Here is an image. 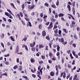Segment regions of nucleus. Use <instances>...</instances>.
Instances as JSON below:
<instances>
[{"label": "nucleus", "mask_w": 80, "mask_h": 80, "mask_svg": "<svg viewBox=\"0 0 80 80\" xmlns=\"http://www.w3.org/2000/svg\"><path fill=\"white\" fill-rule=\"evenodd\" d=\"M22 77L23 78H25V80H28V77H27V76H22Z\"/></svg>", "instance_id": "nucleus-16"}, {"label": "nucleus", "mask_w": 80, "mask_h": 80, "mask_svg": "<svg viewBox=\"0 0 80 80\" xmlns=\"http://www.w3.org/2000/svg\"><path fill=\"white\" fill-rule=\"evenodd\" d=\"M7 11L8 12H9L11 14V15H13V16H14V15H13V14L12 13V12L11 11H10V10L8 9H7Z\"/></svg>", "instance_id": "nucleus-22"}, {"label": "nucleus", "mask_w": 80, "mask_h": 80, "mask_svg": "<svg viewBox=\"0 0 80 80\" xmlns=\"http://www.w3.org/2000/svg\"><path fill=\"white\" fill-rule=\"evenodd\" d=\"M58 34L59 35H61L62 34V31L61 30H59L58 31Z\"/></svg>", "instance_id": "nucleus-52"}, {"label": "nucleus", "mask_w": 80, "mask_h": 80, "mask_svg": "<svg viewBox=\"0 0 80 80\" xmlns=\"http://www.w3.org/2000/svg\"><path fill=\"white\" fill-rule=\"evenodd\" d=\"M5 15L8 17H9V14L7 12H5Z\"/></svg>", "instance_id": "nucleus-48"}, {"label": "nucleus", "mask_w": 80, "mask_h": 80, "mask_svg": "<svg viewBox=\"0 0 80 80\" xmlns=\"http://www.w3.org/2000/svg\"><path fill=\"white\" fill-rule=\"evenodd\" d=\"M35 45V42H33L32 44L30 43V47H34V46Z\"/></svg>", "instance_id": "nucleus-7"}, {"label": "nucleus", "mask_w": 80, "mask_h": 80, "mask_svg": "<svg viewBox=\"0 0 80 80\" xmlns=\"http://www.w3.org/2000/svg\"><path fill=\"white\" fill-rule=\"evenodd\" d=\"M35 7V5L34 4H32V5H29L28 7V9L31 10L33 9Z\"/></svg>", "instance_id": "nucleus-3"}, {"label": "nucleus", "mask_w": 80, "mask_h": 80, "mask_svg": "<svg viewBox=\"0 0 80 80\" xmlns=\"http://www.w3.org/2000/svg\"><path fill=\"white\" fill-rule=\"evenodd\" d=\"M10 38L13 42H14L15 41V39H14V38H13L12 36L10 37Z\"/></svg>", "instance_id": "nucleus-47"}, {"label": "nucleus", "mask_w": 80, "mask_h": 80, "mask_svg": "<svg viewBox=\"0 0 80 80\" xmlns=\"http://www.w3.org/2000/svg\"><path fill=\"white\" fill-rule=\"evenodd\" d=\"M28 23H29V27H32V24L30 23V21H28Z\"/></svg>", "instance_id": "nucleus-41"}, {"label": "nucleus", "mask_w": 80, "mask_h": 80, "mask_svg": "<svg viewBox=\"0 0 80 80\" xmlns=\"http://www.w3.org/2000/svg\"><path fill=\"white\" fill-rule=\"evenodd\" d=\"M48 62L49 63L51 64V63H52V60H48Z\"/></svg>", "instance_id": "nucleus-56"}, {"label": "nucleus", "mask_w": 80, "mask_h": 80, "mask_svg": "<svg viewBox=\"0 0 80 80\" xmlns=\"http://www.w3.org/2000/svg\"><path fill=\"white\" fill-rule=\"evenodd\" d=\"M52 18L51 19V21L52 22H55V19H54V16L53 15L52 16Z\"/></svg>", "instance_id": "nucleus-11"}, {"label": "nucleus", "mask_w": 80, "mask_h": 80, "mask_svg": "<svg viewBox=\"0 0 80 80\" xmlns=\"http://www.w3.org/2000/svg\"><path fill=\"white\" fill-rule=\"evenodd\" d=\"M46 39L48 40V41L50 40V37H49V36H46Z\"/></svg>", "instance_id": "nucleus-25"}, {"label": "nucleus", "mask_w": 80, "mask_h": 80, "mask_svg": "<svg viewBox=\"0 0 80 80\" xmlns=\"http://www.w3.org/2000/svg\"><path fill=\"white\" fill-rule=\"evenodd\" d=\"M1 44L2 47H3V48H4V44H3V43H2V42H1Z\"/></svg>", "instance_id": "nucleus-61"}, {"label": "nucleus", "mask_w": 80, "mask_h": 80, "mask_svg": "<svg viewBox=\"0 0 80 80\" xmlns=\"http://www.w3.org/2000/svg\"><path fill=\"white\" fill-rule=\"evenodd\" d=\"M35 48L32 47L31 48V50L32 51V52H35Z\"/></svg>", "instance_id": "nucleus-28"}, {"label": "nucleus", "mask_w": 80, "mask_h": 80, "mask_svg": "<svg viewBox=\"0 0 80 80\" xmlns=\"http://www.w3.org/2000/svg\"><path fill=\"white\" fill-rule=\"evenodd\" d=\"M41 58L42 59L44 60V59H45V56H44L42 55L41 56Z\"/></svg>", "instance_id": "nucleus-50"}, {"label": "nucleus", "mask_w": 80, "mask_h": 80, "mask_svg": "<svg viewBox=\"0 0 80 80\" xmlns=\"http://www.w3.org/2000/svg\"><path fill=\"white\" fill-rule=\"evenodd\" d=\"M53 23L52 22H51L50 23L49 25V27H47V29L48 30H49L51 28H53Z\"/></svg>", "instance_id": "nucleus-4"}, {"label": "nucleus", "mask_w": 80, "mask_h": 80, "mask_svg": "<svg viewBox=\"0 0 80 80\" xmlns=\"http://www.w3.org/2000/svg\"><path fill=\"white\" fill-rule=\"evenodd\" d=\"M27 40V37L25 36H24V38H23L22 40V42H23V41H24V42H26Z\"/></svg>", "instance_id": "nucleus-8"}, {"label": "nucleus", "mask_w": 80, "mask_h": 80, "mask_svg": "<svg viewBox=\"0 0 80 80\" xmlns=\"http://www.w3.org/2000/svg\"><path fill=\"white\" fill-rule=\"evenodd\" d=\"M74 37L75 40H77L78 39V37L77 36V35H74Z\"/></svg>", "instance_id": "nucleus-38"}, {"label": "nucleus", "mask_w": 80, "mask_h": 80, "mask_svg": "<svg viewBox=\"0 0 80 80\" xmlns=\"http://www.w3.org/2000/svg\"><path fill=\"white\" fill-rule=\"evenodd\" d=\"M58 28V26L54 25L53 29V30H54V29H56V28Z\"/></svg>", "instance_id": "nucleus-42"}, {"label": "nucleus", "mask_w": 80, "mask_h": 80, "mask_svg": "<svg viewBox=\"0 0 80 80\" xmlns=\"http://www.w3.org/2000/svg\"><path fill=\"white\" fill-rule=\"evenodd\" d=\"M1 76L3 75H5V76H6V77H8V74H7V72H5L4 73H2L1 75Z\"/></svg>", "instance_id": "nucleus-24"}, {"label": "nucleus", "mask_w": 80, "mask_h": 80, "mask_svg": "<svg viewBox=\"0 0 80 80\" xmlns=\"http://www.w3.org/2000/svg\"><path fill=\"white\" fill-rule=\"evenodd\" d=\"M63 77L64 78H65L66 77V73L65 72H63Z\"/></svg>", "instance_id": "nucleus-21"}, {"label": "nucleus", "mask_w": 80, "mask_h": 80, "mask_svg": "<svg viewBox=\"0 0 80 80\" xmlns=\"http://www.w3.org/2000/svg\"><path fill=\"white\" fill-rule=\"evenodd\" d=\"M2 19L4 22H7V19H6V18L3 17Z\"/></svg>", "instance_id": "nucleus-49"}, {"label": "nucleus", "mask_w": 80, "mask_h": 80, "mask_svg": "<svg viewBox=\"0 0 80 80\" xmlns=\"http://www.w3.org/2000/svg\"><path fill=\"white\" fill-rule=\"evenodd\" d=\"M37 20H38V21L39 22H42L43 21V20L42 19H41L40 20V19L39 18H37Z\"/></svg>", "instance_id": "nucleus-32"}, {"label": "nucleus", "mask_w": 80, "mask_h": 80, "mask_svg": "<svg viewBox=\"0 0 80 80\" xmlns=\"http://www.w3.org/2000/svg\"><path fill=\"white\" fill-rule=\"evenodd\" d=\"M25 48L26 51H27L28 52V47H27V46L26 45V46H25Z\"/></svg>", "instance_id": "nucleus-36"}, {"label": "nucleus", "mask_w": 80, "mask_h": 80, "mask_svg": "<svg viewBox=\"0 0 80 80\" xmlns=\"http://www.w3.org/2000/svg\"><path fill=\"white\" fill-rule=\"evenodd\" d=\"M10 18H11V19H13V17L12 16V15H11L10 14H9V16H8Z\"/></svg>", "instance_id": "nucleus-53"}, {"label": "nucleus", "mask_w": 80, "mask_h": 80, "mask_svg": "<svg viewBox=\"0 0 80 80\" xmlns=\"http://www.w3.org/2000/svg\"><path fill=\"white\" fill-rule=\"evenodd\" d=\"M10 5L13 7V8H14L15 9H16V8L15 7V5H14V4L13 3H10Z\"/></svg>", "instance_id": "nucleus-17"}, {"label": "nucleus", "mask_w": 80, "mask_h": 80, "mask_svg": "<svg viewBox=\"0 0 80 80\" xmlns=\"http://www.w3.org/2000/svg\"><path fill=\"white\" fill-rule=\"evenodd\" d=\"M75 3H76L75 2V1H73V2L72 3V6L73 7H75Z\"/></svg>", "instance_id": "nucleus-27"}, {"label": "nucleus", "mask_w": 80, "mask_h": 80, "mask_svg": "<svg viewBox=\"0 0 80 80\" xmlns=\"http://www.w3.org/2000/svg\"><path fill=\"white\" fill-rule=\"evenodd\" d=\"M21 7L22 8V10H23V9L25 8V4H23L21 6Z\"/></svg>", "instance_id": "nucleus-26"}, {"label": "nucleus", "mask_w": 80, "mask_h": 80, "mask_svg": "<svg viewBox=\"0 0 80 80\" xmlns=\"http://www.w3.org/2000/svg\"><path fill=\"white\" fill-rule=\"evenodd\" d=\"M57 68H58L59 70H61V66H60V64L58 65L57 66Z\"/></svg>", "instance_id": "nucleus-35"}, {"label": "nucleus", "mask_w": 80, "mask_h": 80, "mask_svg": "<svg viewBox=\"0 0 80 80\" xmlns=\"http://www.w3.org/2000/svg\"><path fill=\"white\" fill-rule=\"evenodd\" d=\"M19 50V46L18 45L16 47V51L15 52V53H17L18 52Z\"/></svg>", "instance_id": "nucleus-6"}, {"label": "nucleus", "mask_w": 80, "mask_h": 80, "mask_svg": "<svg viewBox=\"0 0 80 80\" xmlns=\"http://www.w3.org/2000/svg\"><path fill=\"white\" fill-rule=\"evenodd\" d=\"M67 8L68 9V11L70 12L71 11V6L69 5H68Z\"/></svg>", "instance_id": "nucleus-10"}, {"label": "nucleus", "mask_w": 80, "mask_h": 80, "mask_svg": "<svg viewBox=\"0 0 80 80\" xmlns=\"http://www.w3.org/2000/svg\"><path fill=\"white\" fill-rule=\"evenodd\" d=\"M30 61H31V63H34L35 62V59H34L32 58H31V59Z\"/></svg>", "instance_id": "nucleus-18"}, {"label": "nucleus", "mask_w": 80, "mask_h": 80, "mask_svg": "<svg viewBox=\"0 0 80 80\" xmlns=\"http://www.w3.org/2000/svg\"><path fill=\"white\" fill-rule=\"evenodd\" d=\"M63 30L64 32L66 33H68V31H67V29H63Z\"/></svg>", "instance_id": "nucleus-30"}, {"label": "nucleus", "mask_w": 80, "mask_h": 80, "mask_svg": "<svg viewBox=\"0 0 80 80\" xmlns=\"http://www.w3.org/2000/svg\"><path fill=\"white\" fill-rule=\"evenodd\" d=\"M31 16H34L35 15V12H32L31 14Z\"/></svg>", "instance_id": "nucleus-62"}, {"label": "nucleus", "mask_w": 80, "mask_h": 80, "mask_svg": "<svg viewBox=\"0 0 80 80\" xmlns=\"http://www.w3.org/2000/svg\"><path fill=\"white\" fill-rule=\"evenodd\" d=\"M68 67L69 68H71V66H70V65L68 64Z\"/></svg>", "instance_id": "nucleus-64"}, {"label": "nucleus", "mask_w": 80, "mask_h": 80, "mask_svg": "<svg viewBox=\"0 0 80 80\" xmlns=\"http://www.w3.org/2000/svg\"><path fill=\"white\" fill-rule=\"evenodd\" d=\"M72 47H74V48H75L76 47V44L74 43H72Z\"/></svg>", "instance_id": "nucleus-40"}, {"label": "nucleus", "mask_w": 80, "mask_h": 80, "mask_svg": "<svg viewBox=\"0 0 80 80\" xmlns=\"http://www.w3.org/2000/svg\"><path fill=\"white\" fill-rule=\"evenodd\" d=\"M50 75L51 77H53L55 75V73L53 72H50Z\"/></svg>", "instance_id": "nucleus-12"}, {"label": "nucleus", "mask_w": 80, "mask_h": 80, "mask_svg": "<svg viewBox=\"0 0 80 80\" xmlns=\"http://www.w3.org/2000/svg\"><path fill=\"white\" fill-rule=\"evenodd\" d=\"M76 23V22H75L74 21H73L72 22V27H74V25H75Z\"/></svg>", "instance_id": "nucleus-14"}, {"label": "nucleus", "mask_w": 80, "mask_h": 80, "mask_svg": "<svg viewBox=\"0 0 80 80\" xmlns=\"http://www.w3.org/2000/svg\"><path fill=\"white\" fill-rule=\"evenodd\" d=\"M42 35L43 37H45L46 35V32L45 31H43L42 32Z\"/></svg>", "instance_id": "nucleus-9"}, {"label": "nucleus", "mask_w": 80, "mask_h": 80, "mask_svg": "<svg viewBox=\"0 0 80 80\" xmlns=\"http://www.w3.org/2000/svg\"><path fill=\"white\" fill-rule=\"evenodd\" d=\"M44 5L46 6V7H48V6H49V4L47 3V2H46L44 4Z\"/></svg>", "instance_id": "nucleus-31"}, {"label": "nucleus", "mask_w": 80, "mask_h": 80, "mask_svg": "<svg viewBox=\"0 0 80 80\" xmlns=\"http://www.w3.org/2000/svg\"><path fill=\"white\" fill-rule=\"evenodd\" d=\"M13 68L14 69V70H16V69L18 68V66L17 65L14 66L13 67Z\"/></svg>", "instance_id": "nucleus-23"}, {"label": "nucleus", "mask_w": 80, "mask_h": 80, "mask_svg": "<svg viewBox=\"0 0 80 80\" xmlns=\"http://www.w3.org/2000/svg\"><path fill=\"white\" fill-rule=\"evenodd\" d=\"M38 28L39 30H41V28H42V24L39 25L38 26Z\"/></svg>", "instance_id": "nucleus-39"}, {"label": "nucleus", "mask_w": 80, "mask_h": 80, "mask_svg": "<svg viewBox=\"0 0 80 80\" xmlns=\"http://www.w3.org/2000/svg\"><path fill=\"white\" fill-rule=\"evenodd\" d=\"M32 76L33 78H36V77H37V76L35 75V74H32Z\"/></svg>", "instance_id": "nucleus-59"}, {"label": "nucleus", "mask_w": 80, "mask_h": 80, "mask_svg": "<svg viewBox=\"0 0 80 80\" xmlns=\"http://www.w3.org/2000/svg\"><path fill=\"white\" fill-rule=\"evenodd\" d=\"M44 47V45L42 44H41L39 46V48H43Z\"/></svg>", "instance_id": "nucleus-33"}, {"label": "nucleus", "mask_w": 80, "mask_h": 80, "mask_svg": "<svg viewBox=\"0 0 80 80\" xmlns=\"http://www.w3.org/2000/svg\"><path fill=\"white\" fill-rule=\"evenodd\" d=\"M43 63V61H39V64H41V65L42 64V63Z\"/></svg>", "instance_id": "nucleus-60"}, {"label": "nucleus", "mask_w": 80, "mask_h": 80, "mask_svg": "<svg viewBox=\"0 0 80 80\" xmlns=\"http://www.w3.org/2000/svg\"><path fill=\"white\" fill-rule=\"evenodd\" d=\"M43 69V68H42L41 69H40L39 71H37V75L38 77L39 78V79H42V76L40 75H42L43 72L42 71V70Z\"/></svg>", "instance_id": "nucleus-1"}, {"label": "nucleus", "mask_w": 80, "mask_h": 80, "mask_svg": "<svg viewBox=\"0 0 80 80\" xmlns=\"http://www.w3.org/2000/svg\"><path fill=\"white\" fill-rule=\"evenodd\" d=\"M59 17H63L64 15L62 13H61L59 14L58 15Z\"/></svg>", "instance_id": "nucleus-19"}, {"label": "nucleus", "mask_w": 80, "mask_h": 80, "mask_svg": "<svg viewBox=\"0 0 80 80\" xmlns=\"http://www.w3.org/2000/svg\"><path fill=\"white\" fill-rule=\"evenodd\" d=\"M56 55L57 56H59L60 55V52H57V53H56Z\"/></svg>", "instance_id": "nucleus-45"}, {"label": "nucleus", "mask_w": 80, "mask_h": 80, "mask_svg": "<svg viewBox=\"0 0 80 80\" xmlns=\"http://www.w3.org/2000/svg\"><path fill=\"white\" fill-rule=\"evenodd\" d=\"M5 64H6V65H9V62H5Z\"/></svg>", "instance_id": "nucleus-63"}, {"label": "nucleus", "mask_w": 80, "mask_h": 80, "mask_svg": "<svg viewBox=\"0 0 80 80\" xmlns=\"http://www.w3.org/2000/svg\"><path fill=\"white\" fill-rule=\"evenodd\" d=\"M55 33H58V29H56V30L54 31Z\"/></svg>", "instance_id": "nucleus-54"}, {"label": "nucleus", "mask_w": 80, "mask_h": 80, "mask_svg": "<svg viewBox=\"0 0 80 80\" xmlns=\"http://www.w3.org/2000/svg\"><path fill=\"white\" fill-rule=\"evenodd\" d=\"M49 24H50V22H46V23L45 24V25H46L47 26H48V25H49Z\"/></svg>", "instance_id": "nucleus-37"}, {"label": "nucleus", "mask_w": 80, "mask_h": 80, "mask_svg": "<svg viewBox=\"0 0 80 80\" xmlns=\"http://www.w3.org/2000/svg\"><path fill=\"white\" fill-rule=\"evenodd\" d=\"M49 55L50 57H52L53 55V54H52V52H50L49 54Z\"/></svg>", "instance_id": "nucleus-29"}, {"label": "nucleus", "mask_w": 80, "mask_h": 80, "mask_svg": "<svg viewBox=\"0 0 80 80\" xmlns=\"http://www.w3.org/2000/svg\"><path fill=\"white\" fill-rule=\"evenodd\" d=\"M48 46H46L45 47V50H48Z\"/></svg>", "instance_id": "nucleus-55"}, {"label": "nucleus", "mask_w": 80, "mask_h": 80, "mask_svg": "<svg viewBox=\"0 0 80 80\" xmlns=\"http://www.w3.org/2000/svg\"><path fill=\"white\" fill-rule=\"evenodd\" d=\"M70 57H71V58L72 59H73V57L72 56V53H70Z\"/></svg>", "instance_id": "nucleus-58"}, {"label": "nucleus", "mask_w": 80, "mask_h": 80, "mask_svg": "<svg viewBox=\"0 0 80 80\" xmlns=\"http://www.w3.org/2000/svg\"><path fill=\"white\" fill-rule=\"evenodd\" d=\"M58 5H59V1L58 0L56 3V5L57 6H58Z\"/></svg>", "instance_id": "nucleus-51"}, {"label": "nucleus", "mask_w": 80, "mask_h": 80, "mask_svg": "<svg viewBox=\"0 0 80 80\" xmlns=\"http://www.w3.org/2000/svg\"><path fill=\"white\" fill-rule=\"evenodd\" d=\"M4 37H5V34H4V33H2V34H1L0 36V37L1 38H4Z\"/></svg>", "instance_id": "nucleus-20"}, {"label": "nucleus", "mask_w": 80, "mask_h": 80, "mask_svg": "<svg viewBox=\"0 0 80 80\" xmlns=\"http://www.w3.org/2000/svg\"><path fill=\"white\" fill-rule=\"evenodd\" d=\"M70 74H68V76H67L66 79H68V78H70Z\"/></svg>", "instance_id": "nucleus-44"}, {"label": "nucleus", "mask_w": 80, "mask_h": 80, "mask_svg": "<svg viewBox=\"0 0 80 80\" xmlns=\"http://www.w3.org/2000/svg\"><path fill=\"white\" fill-rule=\"evenodd\" d=\"M51 7L52 8H57V7H56V5L55 4H52L51 5Z\"/></svg>", "instance_id": "nucleus-13"}, {"label": "nucleus", "mask_w": 80, "mask_h": 80, "mask_svg": "<svg viewBox=\"0 0 80 80\" xmlns=\"http://www.w3.org/2000/svg\"><path fill=\"white\" fill-rule=\"evenodd\" d=\"M55 68H56V70L57 71L56 73V75L57 76L58 75V72H59V71H58V68H57V65H56L55 66Z\"/></svg>", "instance_id": "nucleus-5"}, {"label": "nucleus", "mask_w": 80, "mask_h": 80, "mask_svg": "<svg viewBox=\"0 0 80 80\" xmlns=\"http://www.w3.org/2000/svg\"><path fill=\"white\" fill-rule=\"evenodd\" d=\"M58 41L60 43H62V45H67V41H65L64 42V38H63L58 39Z\"/></svg>", "instance_id": "nucleus-2"}, {"label": "nucleus", "mask_w": 80, "mask_h": 80, "mask_svg": "<svg viewBox=\"0 0 80 80\" xmlns=\"http://www.w3.org/2000/svg\"><path fill=\"white\" fill-rule=\"evenodd\" d=\"M62 63H64V62H65V60H64V58H62Z\"/></svg>", "instance_id": "nucleus-34"}, {"label": "nucleus", "mask_w": 80, "mask_h": 80, "mask_svg": "<svg viewBox=\"0 0 80 80\" xmlns=\"http://www.w3.org/2000/svg\"><path fill=\"white\" fill-rule=\"evenodd\" d=\"M19 14L21 16V17H23V13H22V12H19Z\"/></svg>", "instance_id": "nucleus-43"}, {"label": "nucleus", "mask_w": 80, "mask_h": 80, "mask_svg": "<svg viewBox=\"0 0 80 80\" xmlns=\"http://www.w3.org/2000/svg\"><path fill=\"white\" fill-rule=\"evenodd\" d=\"M78 76H77V75H75L74 78H73V80L74 79H75L77 78V77H78Z\"/></svg>", "instance_id": "nucleus-46"}, {"label": "nucleus", "mask_w": 80, "mask_h": 80, "mask_svg": "<svg viewBox=\"0 0 80 80\" xmlns=\"http://www.w3.org/2000/svg\"><path fill=\"white\" fill-rule=\"evenodd\" d=\"M72 54L74 55V56H75L76 54H75V51H72Z\"/></svg>", "instance_id": "nucleus-57"}, {"label": "nucleus", "mask_w": 80, "mask_h": 80, "mask_svg": "<svg viewBox=\"0 0 80 80\" xmlns=\"http://www.w3.org/2000/svg\"><path fill=\"white\" fill-rule=\"evenodd\" d=\"M60 47L59 46V45H57V50L58 52L60 51Z\"/></svg>", "instance_id": "nucleus-15"}]
</instances>
